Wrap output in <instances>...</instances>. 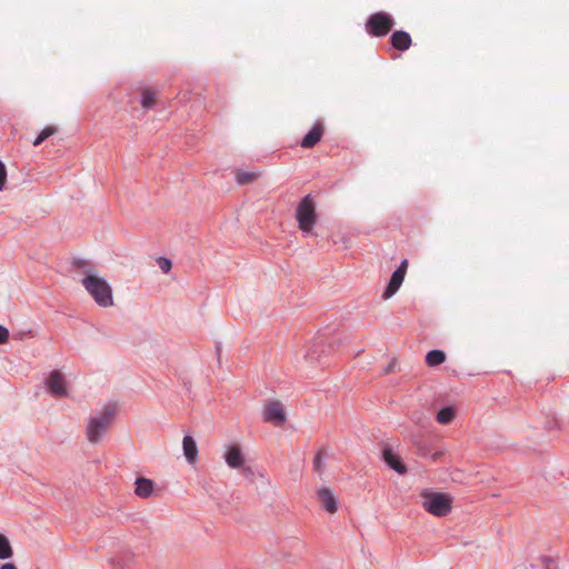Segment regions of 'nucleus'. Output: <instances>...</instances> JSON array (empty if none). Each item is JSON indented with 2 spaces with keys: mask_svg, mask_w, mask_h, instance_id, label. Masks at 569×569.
Segmentation results:
<instances>
[{
  "mask_svg": "<svg viewBox=\"0 0 569 569\" xmlns=\"http://www.w3.org/2000/svg\"><path fill=\"white\" fill-rule=\"evenodd\" d=\"M116 415L117 402L109 401L106 403L102 412L89 419L86 429L88 440L92 443H98L114 421Z\"/></svg>",
  "mask_w": 569,
  "mask_h": 569,
  "instance_id": "1",
  "label": "nucleus"
},
{
  "mask_svg": "<svg viewBox=\"0 0 569 569\" xmlns=\"http://www.w3.org/2000/svg\"><path fill=\"white\" fill-rule=\"evenodd\" d=\"M81 283L99 307L110 308L114 305L112 288L106 279L88 272Z\"/></svg>",
  "mask_w": 569,
  "mask_h": 569,
  "instance_id": "2",
  "label": "nucleus"
},
{
  "mask_svg": "<svg viewBox=\"0 0 569 569\" xmlns=\"http://www.w3.org/2000/svg\"><path fill=\"white\" fill-rule=\"evenodd\" d=\"M298 228L303 234H310L318 222L317 201L312 194L305 196L296 207Z\"/></svg>",
  "mask_w": 569,
  "mask_h": 569,
  "instance_id": "3",
  "label": "nucleus"
},
{
  "mask_svg": "<svg viewBox=\"0 0 569 569\" xmlns=\"http://www.w3.org/2000/svg\"><path fill=\"white\" fill-rule=\"evenodd\" d=\"M423 509L436 517H445L452 509V497L443 492H435L425 489L420 493Z\"/></svg>",
  "mask_w": 569,
  "mask_h": 569,
  "instance_id": "4",
  "label": "nucleus"
},
{
  "mask_svg": "<svg viewBox=\"0 0 569 569\" xmlns=\"http://www.w3.org/2000/svg\"><path fill=\"white\" fill-rule=\"evenodd\" d=\"M393 24L395 22L390 14L376 12L369 17L366 29L373 37H385L391 31Z\"/></svg>",
  "mask_w": 569,
  "mask_h": 569,
  "instance_id": "5",
  "label": "nucleus"
},
{
  "mask_svg": "<svg viewBox=\"0 0 569 569\" xmlns=\"http://www.w3.org/2000/svg\"><path fill=\"white\" fill-rule=\"evenodd\" d=\"M410 441L419 457H430L432 461H438L443 456L441 450L433 451L432 440L421 433L411 435Z\"/></svg>",
  "mask_w": 569,
  "mask_h": 569,
  "instance_id": "6",
  "label": "nucleus"
},
{
  "mask_svg": "<svg viewBox=\"0 0 569 569\" xmlns=\"http://www.w3.org/2000/svg\"><path fill=\"white\" fill-rule=\"evenodd\" d=\"M381 459L383 462L393 471L399 475L407 473L408 469L406 463L403 462L401 456L397 453L390 445H383L381 449Z\"/></svg>",
  "mask_w": 569,
  "mask_h": 569,
  "instance_id": "7",
  "label": "nucleus"
},
{
  "mask_svg": "<svg viewBox=\"0 0 569 569\" xmlns=\"http://www.w3.org/2000/svg\"><path fill=\"white\" fill-rule=\"evenodd\" d=\"M48 391L54 397H67V383L62 372L58 369L52 370L46 379Z\"/></svg>",
  "mask_w": 569,
  "mask_h": 569,
  "instance_id": "8",
  "label": "nucleus"
},
{
  "mask_svg": "<svg viewBox=\"0 0 569 569\" xmlns=\"http://www.w3.org/2000/svg\"><path fill=\"white\" fill-rule=\"evenodd\" d=\"M263 420L274 426H281L286 422V413L280 401H269L263 410Z\"/></svg>",
  "mask_w": 569,
  "mask_h": 569,
  "instance_id": "9",
  "label": "nucleus"
},
{
  "mask_svg": "<svg viewBox=\"0 0 569 569\" xmlns=\"http://www.w3.org/2000/svg\"><path fill=\"white\" fill-rule=\"evenodd\" d=\"M407 269H408V260L405 259L400 263L398 269L391 274L390 281H389L385 292L382 293V298L385 300L391 298L398 291V289L400 288V286L403 282L405 276L407 273Z\"/></svg>",
  "mask_w": 569,
  "mask_h": 569,
  "instance_id": "10",
  "label": "nucleus"
},
{
  "mask_svg": "<svg viewBox=\"0 0 569 569\" xmlns=\"http://www.w3.org/2000/svg\"><path fill=\"white\" fill-rule=\"evenodd\" d=\"M226 463L231 469H240L244 463V456L240 445L233 443L228 446L224 455H223Z\"/></svg>",
  "mask_w": 569,
  "mask_h": 569,
  "instance_id": "11",
  "label": "nucleus"
},
{
  "mask_svg": "<svg viewBox=\"0 0 569 569\" xmlns=\"http://www.w3.org/2000/svg\"><path fill=\"white\" fill-rule=\"evenodd\" d=\"M325 133V126L321 121H316L309 132L302 138L300 146L306 149L313 148Z\"/></svg>",
  "mask_w": 569,
  "mask_h": 569,
  "instance_id": "12",
  "label": "nucleus"
},
{
  "mask_svg": "<svg viewBox=\"0 0 569 569\" xmlns=\"http://www.w3.org/2000/svg\"><path fill=\"white\" fill-rule=\"evenodd\" d=\"M109 562L114 569H133L136 555L133 551L126 549L120 551L114 558H111Z\"/></svg>",
  "mask_w": 569,
  "mask_h": 569,
  "instance_id": "13",
  "label": "nucleus"
},
{
  "mask_svg": "<svg viewBox=\"0 0 569 569\" xmlns=\"http://www.w3.org/2000/svg\"><path fill=\"white\" fill-rule=\"evenodd\" d=\"M318 499L325 511L335 513L338 510V500L329 488H320L318 490Z\"/></svg>",
  "mask_w": 569,
  "mask_h": 569,
  "instance_id": "14",
  "label": "nucleus"
},
{
  "mask_svg": "<svg viewBox=\"0 0 569 569\" xmlns=\"http://www.w3.org/2000/svg\"><path fill=\"white\" fill-rule=\"evenodd\" d=\"M183 455L189 463H194L198 458V446L193 437L186 435L182 440Z\"/></svg>",
  "mask_w": 569,
  "mask_h": 569,
  "instance_id": "15",
  "label": "nucleus"
},
{
  "mask_svg": "<svg viewBox=\"0 0 569 569\" xmlns=\"http://www.w3.org/2000/svg\"><path fill=\"white\" fill-rule=\"evenodd\" d=\"M154 489V483L151 479L144 478V477H138L136 479V489L134 493L142 498L147 499L149 498Z\"/></svg>",
  "mask_w": 569,
  "mask_h": 569,
  "instance_id": "16",
  "label": "nucleus"
},
{
  "mask_svg": "<svg viewBox=\"0 0 569 569\" xmlns=\"http://www.w3.org/2000/svg\"><path fill=\"white\" fill-rule=\"evenodd\" d=\"M390 41L392 47L400 51L408 50L412 42L410 34L406 31L393 32Z\"/></svg>",
  "mask_w": 569,
  "mask_h": 569,
  "instance_id": "17",
  "label": "nucleus"
},
{
  "mask_svg": "<svg viewBox=\"0 0 569 569\" xmlns=\"http://www.w3.org/2000/svg\"><path fill=\"white\" fill-rule=\"evenodd\" d=\"M457 416V407L455 405H448L440 408L437 412L436 420L440 425H449L453 421Z\"/></svg>",
  "mask_w": 569,
  "mask_h": 569,
  "instance_id": "18",
  "label": "nucleus"
},
{
  "mask_svg": "<svg viewBox=\"0 0 569 569\" xmlns=\"http://www.w3.org/2000/svg\"><path fill=\"white\" fill-rule=\"evenodd\" d=\"M260 177V172L258 171H246V170H237L236 171V181L238 184H247L252 183L258 180Z\"/></svg>",
  "mask_w": 569,
  "mask_h": 569,
  "instance_id": "19",
  "label": "nucleus"
},
{
  "mask_svg": "<svg viewBox=\"0 0 569 569\" xmlns=\"http://www.w3.org/2000/svg\"><path fill=\"white\" fill-rule=\"evenodd\" d=\"M12 556L13 549L9 539L3 533H0V559H10Z\"/></svg>",
  "mask_w": 569,
  "mask_h": 569,
  "instance_id": "20",
  "label": "nucleus"
},
{
  "mask_svg": "<svg viewBox=\"0 0 569 569\" xmlns=\"http://www.w3.org/2000/svg\"><path fill=\"white\" fill-rule=\"evenodd\" d=\"M157 102V92L147 88L141 93V104L144 109L152 108Z\"/></svg>",
  "mask_w": 569,
  "mask_h": 569,
  "instance_id": "21",
  "label": "nucleus"
},
{
  "mask_svg": "<svg viewBox=\"0 0 569 569\" xmlns=\"http://www.w3.org/2000/svg\"><path fill=\"white\" fill-rule=\"evenodd\" d=\"M327 458L326 448H320L313 458V470L318 473L323 471V460Z\"/></svg>",
  "mask_w": 569,
  "mask_h": 569,
  "instance_id": "22",
  "label": "nucleus"
},
{
  "mask_svg": "<svg viewBox=\"0 0 569 569\" xmlns=\"http://www.w3.org/2000/svg\"><path fill=\"white\" fill-rule=\"evenodd\" d=\"M57 131H58L57 127L47 126L36 138V140L33 141V146L37 147V146L41 144L46 139L53 136Z\"/></svg>",
  "mask_w": 569,
  "mask_h": 569,
  "instance_id": "23",
  "label": "nucleus"
},
{
  "mask_svg": "<svg viewBox=\"0 0 569 569\" xmlns=\"http://www.w3.org/2000/svg\"><path fill=\"white\" fill-rule=\"evenodd\" d=\"M540 560L546 569H557L556 562L551 557L542 556Z\"/></svg>",
  "mask_w": 569,
  "mask_h": 569,
  "instance_id": "24",
  "label": "nucleus"
},
{
  "mask_svg": "<svg viewBox=\"0 0 569 569\" xmlns=\"http://www.w3.org/2000/svg\"><path fill=\"white\" fill-rule=\"evenodd\" d=\"M158 263H159L160 269L164 273H168L172 267L171 261L167 258H159Z\"/></svg>",
  "mask_w": 569,
  "mask_h": 569,
  "instance_id": "25",
  "label": "nucleus"
},
{
  "mask_svg": "<svg viewBox=\"0 0 569 569\" xmlns=\"http://www.w3.org/2000/svg\"><path fill=\"white\" fill-rule=\"evenodd\" d=\"M239 470L243 477L249 478L251 481H253L254 472L250 466H246L243 463V467H240Z\"/></svg>",
  "mask_w": 569,
  "mask_h": 569,
  "instance_id": "26",
  "label": "nucleus"
},
{
  "mask_svg": "<svg viewBox=\"0 0 569 569\" xmlns=\"http://www.w3.org/2000/svg\"><path fill=\"white\" fill-rule=\"evenodd\" d=\"M7 181V169L4 164L0 161V190L4 188Z\"/></svg>",
  "mask_w": 569,
  "mask_h": 569,
  "instance_id": "27",
  "label": "nucleus"
},
{
  "mask_svg": "<svg viewBox=\"0 0 569 569\" xmlns=\"http://www.w3.org/2000/svg\"><path fill=\"white\" fill-rule=\"evenodd\" d=\"M397 366V358H392L391 361L387 365V367L383 368V373L389 375L391 372H395Z\"/></svg>",
  "mask_w": 569,
  "mask_h": 569,
  "instance_id": "28",
  "label": "nucleus"
},
{
  "mask_svg": "<svg viewBox=\"0 0 569 569\" xmlns=\"http://www.w3.org/2000/svg\"><path fill=\"white\" fill-rule=\"evenodd\" d=\"M429 367H438L445 362L447 358H425Z\"/></svg>",
  "mask_w": 569,
  "mask_h": 569,
  "instance_id": "29",
  "label": "nucleus"
},
{
  "mask_svg": "<svg viewBox=\"0 0 569 569\" xmlns=\"http://www.w3.org/2000/svg\"><path fill=\"white\" fill-rule=\"evenodd\" d=\"M9 337V330L6 327L0 326V345L6 343Z\"/></svg>",
  "mask_w": 569,
  "mask_h": 569,
  "instance_id": "30",
  "label": "nucleus"
},
{
  "mask_svg": "<svg viewBox=\"0 0 569 569\" xmlns=\"http://www.w3.org/2000/svg\"><path fill=\"white\" fill-rule=\"evenodd\" d=\"M426 356H446L443 351L435 349L430 350L426 353Z\"/></svg>",
  "mask_w": 569,
  "mask_h": 569,
  "instance_id": "31",
  "label": "nucleus"
},
{
  "mask_svg": "<svg viewBox=\"0 0 569 569\" xmlns=\"http://www.w3.org/2000/svg\"><path fill=\"white\" fill-rule=\"evenodd\" d=\"M0 569H17V567L12 562H6L0 565Z\"/></svg>",
  "mask_w": 569,
  "mask_h": 569,
  "instance_id": "32",
  "label": "nucleus"
},
{
  "mask_svg": "<svg viewBox=\"0 0 569 569\" xmlns=\"http://www.w3.org/2000/svg\"><path fill=\"white\" fill-rule=\"evenodd\" d=\"M217 362L220 365L221 363V358L220 357H217Z\"/></svg>",
  "mask_w": 569,
  "mask_h": 569,
  "instance_id": "33",
  "label": "nucleus"
}]
</instances>
